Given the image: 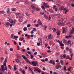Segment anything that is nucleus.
I'll return each instance as SVG.
<instances>
[{
    "label": "nucleus",
    "instance_id": "1",
    "mask_svg": "<svg viewBox=\"0 0 74 74\" xmlns=\"http://www.w3.org/2000/svg\"><path fill=\"white\" fill-rule=\"evenodd\" d=\"M22 57L26 60L27 61V62H28L30 64H32L33 65V66H37V64L38 63V62H37V61H33L31 63L27 59V58L24 55H22Z\"/></svg>",
    "mask_w": 74,
    "mask_h": 74
},
{
    "label": "nucleus",
    "instance_id": "2",
    "mask_svg": "<svg viewBox=\"0 0 74 74\" xmlns=\"http://www.w3.org/2000/svg\"><path fill=\"white\" fill-rule=\"evenodd\" d=\"M59 10L60 11H62V10H63V11H65V12H63V13L64 14H66V13L67 12H68L69 11V10L68 9H67L66 8H64V7L63 6H61L59 8Z\"/></svg>",
    "mask_w": 74,
    "mask_h": 74
},
{
    "label": "nucleus",
    "instance_id": "3",
    "mask_svg": "<svg viewBox=\"0 0 74 74\" xmlns=\"http://www.w3.org/2000/svg\"><path fill=\"white\" fill-rule=\"evenodd\" d=\"M64 20H65L64 21H63L62 22L61 21V20H59V22L58 23V25H62V24L66 23V19L65 18Z\"/></svg>",
    "mask_w": 74,
    "mask_h": 74
},
{
    "label": "nucleus",
    "instance_id": "4",
    "mask_svg": "<svg viewBox=\"0 0 74 74\" xmlns=\"http://www.w3.org/2000/svg\"><path fill=\"white\" fill-rule=\"evenodd\" d=\"M53 35H52L51 34H50L49 35L48 38L47 39L48 40H51V39H52V38H53Z\"/></svg>",
    "mask_w": 74,
    "mask_h": 74
},
{
    "label": "nucleus",
    "instance_id": "5",
    "mask_svg": "<svg viewBox=\"0 0 74 74\" xmlns=\"http://www.w3.org/2000/svg\"><path fill=\"white\" fill-rule=\"evenodd\" d=\"M53 10L55 11H58V7H56V5H54L53 6Z\"/></svg>",
    "mask_w": 74,
    "mask_h": 74
},
{
    "label": "nucleus",
    "instance_id": "6",
    "mask_svg": "<svg viewBox=\"0 0 74 74\" xmlns=\"http://www.w3.org/2000/svg\"><path fill=\"white\" fill-rule=\"evenodd\" d=\"M43 4L46 8H48L49 7V6L48 5H47V3H44Z\"/></svg>",
    "mask_w": 74,
    "mask_h": 74
},
{
    "label": "nucleus",
    "instance_id": "7",
    "mask_svg": "<svg viewBox=\"0 0 74 74\" xmlns=\"http://www.w3.org/2000/svg\"><path fill=\"white\" fill-rule=\"evenodd\" d=\"M10 25V23L9 22H6L5 24V26L6 27H8Z\"/></svg>",
    "mask_w": 74,
    "mask_h": 74
},
{
    "label": "nucleus",
    "instance_id": "8",
    "mask_svg": "<svg viewBox=\"0 0 74 74\" xmlns=\"http://www.w3.org/2000/svg\"><path fill=\"white\" fill-rule=\"evenodd\" d=\"M16 56H17V59H18V60H19V59H21V57L20 55L19 54H16Z\"/></svg>",
    "mask_w": 74,
    "mask_h": 74
},
{
    "label": "nucleus",
    "instance_id": "9",
    "mask_svg": "<svg viewBox=\"0 0 74 74\" xmlns=\"http://www.w3.org/2000/svg\"><path fill=\"white\" fill-rule=\"evenodd\" d=\"M58 16V17L59 18H62V16L61 15H58V14H55L54 15H53V16Z\"/></svg>",
    "mask_w": 74,
    "mask_h": 74
},
{
    "label": "nucleus",
    "instance_id": "10",
    "mask_svg": "<svg viewBox=\"0 0 74 74\" xmlns=\"http://www.w3.org/2000/svg\"><path fill=\"white\" fill-rule=\"evenodd\" d=\"M63 43L65 45H66V44H67V40H66L65 39H63Z\"/></svg>",
    "mask_w": 74,
    "mask_h": 74
},
{
    "label": "nucleus",
    "instance_id": "11",
    "mask_svg": "<svg viewBox=\"0 0 74 74\" xmlns=\"http://www.w3.org/2000/svg\"><path fill=\"white\" fill-rule=\"evenodd\" d=\"M1 71H5V69H4V66L2 65L1 66Z\"/></svg>",
    "mask_w": 74,
    "mask_h": 74
},
{
    "label": "nucleus",
    "instance_id": "12",
    "mask_svg": "<svg viewBox=\"0 0 74 74\" xmlns=\"http://www.w3.org/2000/svg\"><path fill=\"white\" fill-rule=\"evenodd\" d=\"M32 8L33 9V10H36V6L34 4L32 5H31Z\"/></svg>",
    "mask_w": 74,
    "mask_h": 74
},
{
    "label": "nucleus",
    "instance_id": "13",
    "mask_svg": "<svg viewBox=\"0 0 74 74\" xmlns=\"http://www.w3.org/2000/svg\"><path fill=\"white\" fill-rule=\"evenodd\" d=\"M57 36H60V30H58L57 32Z\"/></svg>",
    "mask_w": 74,
    "mask_h": 74
},
{
    "label": "nucleus",
    "instance_id": "14",
    "mask_svg": "<svg viewBox=\"0 0 74 74\" xmlns=\"http://www.w3.org/2000/svg\"><path fill=\"white\" fill-rule=\"evenodd\" d=\"M38 23H39V25H41V24H42V23L41 22L40 19H38Z\"/></svg>",
    "mask_w": 74,
    "mask_h": 74
},
{
    "label": "nucleus",
    "instance_id": "15",
    "mask_svg": "<svg viewBox=\"0 0 74 74\" xmlns=\"http://www.w3.org/2000/svg\"><path fill=\"white\" fill-rule=\"evenodd\" d=\"M16 65H14V71H16V70H17V68H16Z\"/></svg>",
    "mask_w": 74,
    "mask_h": 74
},
{
    "label": "nucleus",
    "instance_id": "16",
    "mask_svg": "<svg viewBox=\"0 0 74 74\" xmlns=\"http://www.w3.org/2000/svg\"><path fill=\"white\" fill-rule=\"evenodd\" d=\"M19 19V22H21L23 21V17H20Z\"/></svg>",
    "mask_w": 74,
    "mask_h": 74
},
{
    "label": "nucleus",
    "instance_id": "17",
    "mask_svg": "<svg viewBox=\"0 0 74 74\" xmlns=\"http://www.w3.org/2000/svg\"><path fill=\"white\" fill-rule=\"evenodd\" d=\"M73 29L71 30V34H74V28H72Z\"/></svg>",
    "mask_w": 74,
    "mask_h": 74
},
{
    "label": "nucleus",
    "instance_id": "18",
    "mask_svg": "<svg viewBox=\"0 0 74 74\" xmlns=\"http://www.w3.org/2000/svg\"><path fill=\"white\" fill-rule=\"evenodd\" d=\"M60 62L61 65L63 66L64 65V63H63V61L62 60H61L60 61Z\"/></svg>",
    "mask_w": 74,
    "mask_h": 74
},
{
    "label": "nucleus",
    "instance_id": "19",
    "mask_svg": "<svg viewBox=\"0 0 74 74\" xmlns=\"http://www.w3.org/2000/svg\"><path fill=\"white\" fill-rule=\"evenodd\" d=\"M18 38V36H16L15 35H14L13 36V39H15Z\"/></svg>",
    "mask_w": 74,
    "mask_h": 74
},
{
    "label": "nucleus",
    "instance_id": "20",
    "mask_svg": "<svg viewBox=\"0 0 74 74\" xmlns=\"http://www.w3.org/2000/svg\"><path fill=\"white\" fill-rule=\"evenodd\" d=\"M39 42L40 43H41L42 44V39L41 38H39L38 39Z\"/></svg>",
    "mask_w": 74,
    "mask_h": 74
},
{
    "label": "nucleus",
    "instance_id": "21",
    "mask_svg": "<svg viewBox=\"0 0 74 74\" xmlns=\"http://www.w3.org/2000/svg\"><path fill=\"white\" fill-rule=\"evenodd\" d=\"M9 21L10 23H12L14 22V21L12 19H10L9 20Z\"/></svg>",
    "mask_w": 74,
    "mask_h": 74
},
{
    "label": "nucleus",
    "instance_id": "22",
    "mask_svg": "<svg viewBox=\"0 0 74 74\" xmlns=\"http://www.w3.org/2000/svg\"><path fill=\"white\" fill-rule=\"evenodd\" d=\"M36 11H40V8L37 7L36 9Z\"/></svg>",
    "mask_w": 74,
    "mask_h": 74
},
{
    "label": "nucleus",
    "instance_id": "23",
    "mask_svg": "<svg viewBox=\"0 0 74 74\" xmlns=\"http://www.w3.org/2000/svg\"><path fill=\"white\" fill-rule=\"evenodd\" d=\"M60 46H61V47H63V46H64V44L62 43V42H61L60 43Z\"/></svg>",
    "mask_w": 74,
    "mask_h": 74
},
{
    "label": "nucleus",
    "instance_id": "24",
    "mask_svg": "<svg viewBox=\"0 0 74 74\" xmlns=\"http://www.w3.org/2000/svg\"><path fill=\"white\" fill-rule=\"evenodd\" d=\"M71 40H69L67 43L68 45H69L70 43H71Z\"/></svg>",
    "mask_w": 74,
    "mask_h": 74
},
{
    "label": "nucleus",
    "instance_id": "25",
    "mask_svg": "<svg viewBox=\"0 0 74 74\" xmlns=\"http://www.w3.org/2000/svg\"><path fill=\"white\" fill-rule=\"evenodd\" d=\"M44 17L45 18V19H48V16H47V15L46 14H45L44 15Z\"/></svg>",
    "mask_w": 74,
    "mask_h": 74
},
{
    "label": "nucleus",
    "instance_id": "26",
    "mask_svg": "<svg viewBox=\"0 0 74 74\" xmlns=\"http://www.w3.org/2000/svg\"><path fill=\"white\" fill-rule=\"evenodd\" d=\"M47 26L45 25L44 27V30L46 31L47 30Z\"/></svg>",
    "mask_w": 74,
    "mask_h": 74
},
{
    "label": "nucleus",
    "instance_id": "27",
    "mask_svg": "<svg viewBox=\"0 0 74 74\" xmlns=\"http://www.w3.org/2000/svg\"><path fill=\"white\" fill-rule=\"evenodd\" d=\"M41 8H42V9H43V10H45V8L44 7V5L41 6Z\"/></svg>",
    "mask_w": 74,
    "mask_h": 74
},
{
    "label": "nucleus",
    "instance_id": "28",
    "mask_svg": "<svg viewBox=\"0 0 74 74\" xmlns=\"http://www.w3.org/2000/svg\"><path fill=\"white\" fill-rule=\"evenodd\" d=\"M52 30H53V32H55L56 31V29L55 28H53L52 29Z\"/></svg>",
    "mask_w": 74,
    "mask_h": 74
},
{
    "label": "nucleus",
    "instance_id": "29",
    "mask_svg": "<svg viewBox=\"0 0 74 74\" xmlns=\"http://www.w3.org/2000/svg\"><path fill=\"white\" fill-rule=\"evenodd\" d=\"M15 60L16 62H17V63H19V62H20V61L18 60V59H16Z\"/></svg>",
    "mask_w": 74,
    "mask_h": 74
},
{
    "label": "nucleus",
    "instance_id": "30",
    "mask_svg": "<svg viewBox=\"0 0 74 74\" xmlns=\"http://www.w3.org/2000/svg\"><path fill=\"white\" fill-rule=\"evenodd\" d=\"M21 71H22V73L23 74H26L25 73V70H22Z\"/></svg>",
    "mask_w": 74,
    "mask_h": 74
},
{
    "label": "nucleus",
    "instance_id": "31",
    "mask_svg": "<svg viewBox=\"0 0 74 74\" xmlns=\"http://www.w3.org/2000/svg\"><path fill=\"white\" fill-rule=\"evenodd\" d=\"M47 53H51L52 51L49 50H48L47 51Z\"/></svg>",
    "mask_w": 74,
    "mask_h": 74
},
{
    "label": "nucleus",
    "instance_id": "32",
    "mask_svg": "<svg viewBox=\"0 0 74 74\" xmlns=\"http://www.w3.org/2000/svg\"><path fill=\"white\" fill-rule=\"evenodd\" d=\"M25 54L26 56H27L28 58H30V56H29V55L28 54L26 53H25Z\"/></svg>",
    "mask_w": 74,
    "mask_h": 74
},
{
    "label": "nucleus",
    "instance_id": "33",
    "mask_svg": "<svg viewBox=\"0 0 74 74\" xmlns=\"http://www.w3.org/2000/svg\"><path fill=\"white\" fill-rule=\"evenodd\" d=\"M48 11H49V12H53V10L51 9L49 10Z\"/></svg>",
    "mask_w": 74,
    "mask_h": 74
},
{
    "label": "nucleus",
    "instance_id": "34",
    "mask_svg": "<svg viewBox=\"0 0 74 74\" xmlns=\"http://www.w3.org/2000/svg\"><path fill=\"white\" fill-rule=\"evenodd\" d=\"M33 31L34 32H36V31H37V29L35 28H34L33 29Z\"/></svg>",
    "mask_w": 74,
    "mask_h": 74
},
{
    "label": "nucleus",
    "instance_id": "35",
    "mask_svg": "<svg viewBox=\"0 0 74 74\" xmlns=\"http://www.w3.org/2000/svg\"><path fill=\"white\" fill-rule=\"evenodd\" d=\"M27 21H25V22L23 23V24H24V25H27Z\"/></svg>",
    "mask_w": 74,
    "mask_h": 74
},
{
    "label": "nucleus",
    "instance_id": "36",
    "mask_svg": "<svg viewBox=\"0 0 74 74\" xmlns=\"http://www.w3.org/2000/svg\"><path fill=\"white\" fill-rule=\"evenodd\" d=\"M12 11H16V8H12Z\"/></svg>",
    "mask_w": 74,
    "mask_h": 74
},
{
    "label": "nucleus",
    "instance_id": "37",
    "mask_svg": "<svg viewBox=\"0 0 74 74\" xmlns=\"http://www.w3.org/2000/svg\"><path fill=\"white\" fill-rule=\"evenodd\" d=\"M69 51L70 52V53H72V52H73V50L72 49H70L69 50Z\"/></svg>",
    "mask_w": 74,
    "mask_h": 74
},
{
    "label": "nucleus",
    "instance_id": "38",
    "mask_svg": "<svg viewBox=\"0 0 74 74\" xmlns=\"http://www.w3.org/2000/svg\"><path fill=\"white\" fill-rule=\"evenodd\" d=\"M35 26L36 27H38L39 26V25L38 24H37L36 25V24H34Z\"/></svg>",
    "mask_w": 74,
    "mask_h": 74
},
{
    "label": "nucleus",
    "instance_id": "39",
    "mask_svg": "<svg viewBox=\"0 0 74 74\" xmlns=\"http://www.w3.org/2000/svg\"><path fill=\"white\" fill-rule=\"evenodd\" d=\"M24 31H26L27 30V27H24L23 28Z\"/></svg>",
    "mask_w": 74,
    "mask_h": 74
},
{
    "label": "nucleus",
    "instance_id": "40",
    "mask_svg": "<svg viewBox=\"0 0 74 74\" xmlns=\"http://www.w3.org/2000/svg\"><path fill=\"white\" fill-rule=\"evenodd\" d=\"M16 16H18V15H21V13H16Z\"/></svg>",
    "mask_w": 74,
    "mask_h": 74
},
{
    "label": "nucleus",
    "instance_id": "41",
    "mask_svg": "<svg viewBox=\"0 0 74 74\" xmlns=\"http://www.w3.org/2000/svg\"><path fill=\"white\" fill-rule=\"evenodd\" d=\"M4 59H5V58H1V61H2V62H3V61L4 60Z\"/></svg>",
    "mask_w": 74,
    "mask_h": 74
},
{
    "label": "nucleus",
    "instance_id": "42",
    "mask_svg": "<svg viewBox=\"0 0 74 74\" xmlns=\"http://www.w3.org/2000/svg\"><path fill=\"white\" fill-rule=\"evenodd\" d=\"M7 13H8V14H9V13H10V9H9V8L8 9V11H7Z\"/></svg>",
    "mask_w": 74,
    "mask_h": 74
},
{
    "label": "nucleus",
    "instance_id": "43",
    "mask_svg": "<svg viewBox=\"0 0 74 74\" xmlns=\"http://www.w3.org/2000/svg\"><path fill=\"white\" fill-rule=\"evenodd\" d=\"M45 14V12H40V14L41 15H44Z\"/></svg>",
    "mask_w": 74,
    "mask_h": 74
},
{
    "label": "nucleus",
    "instance_id": "44",
    "mask_svg": "<svg viewBox=\"0 0 74 74\" xmlns=\"http://www.w3.org/2000/svg\"><path fill=\"white\" fill-rule=\"evenodd\" d=\"M7 59H5V60L4 62L3 63H7Z\"/></svg>",
    "mask_w": 74,
    "mask_h": 74
},
{
    "label": "nucleus",
    "instance_id": "45",
    "mask_svg": "<svg viewBox=\"0 0 74 74\" xmlns=\"http://www.w3.org/2000/svg\"><path fill=\"white\" fill-rule=\"evenodd\" d=\"M13 36H14L13 34H11L10 36L11 38H14V37H13Z\"/></svg>",
    "mask_w": 74,
    "mask_h": 74
},
{
    "label": "nucleus",
    "instance_id": "46",
    "mask_svg": "<svg viewBox=\"0 0 74 74\" xmlns=\"http://www.w3.org/2000/svg\"><path fill=\"white\" fill-rule=\"evenodd\" d=\"M27 27H30L31 26V25L30 24L27 25Z\"/></svg>",
    "mask_w": 74,
    "mask_h": 74
},
{
    "label": "nucleus",
    "instance_id": "47",
    "mask_svg": "<svg viewBox=\"0 0 74 74\" xmlns=\"http://www.w3.org/2000/svg\"><path fill=\"white\" fill-rule=\"evenodd\" d=\"M63 33H66V30L64 29H63V30L62 31Z\"/></svg>",
    "mask_w": 74,
    "mask_h": 74
},
{
    "label": "nucleus",
    "instance_id": "48",
    "mask_svg": "<svg viewBox=\"0 0 74 74\" xmlns=\"http://www.w3.org/2000/svg\"><path fill=\"white\" fill-rule=\"evenodd\" d=\"M74 55V54L73 53H72L71 54V58H73V56Z\"/></svg>",
    "mask_w": 74,
    "mask_h": 74
},
{
    "label": "nucleus",
    "instance_id": "49",
    "mask_svg": "<svg viewBox=\"0 0 74 74\" xmlns=\"http://www.w3.org/2000/svg\"><path fill=\"white\" fill-rule=\"evenodd\" d=\"M66 51H69V48L68 47H66Z\"/></svg>",
    "mask_w": 74,
    "mask_h": 74
},
{
    "label": "nucleus",
    "instance_id": "50",
    "mask_svg": "<svg viewBox=\"0 0 74 74\" xmlns=\"http://www.w3.org/2000/svg\"><path fill=\"white\" fill-rule=\"evenodd\" d=\"M30 33L31 34H33V33H34V31H33V30L31 31L30 32Z\"/></svg>",
    "mask_w": 74,
    "mask_h": 74
},
{
    "label": "nucleus",
    "instance_id": "51",
    "mask_svg": "<svg viewBox=\"0 0 74 74\" xmlns=\"http://www.w3.org/2000/svg\"><path fill=\"white\" fill-rule=\"evenodd\" d=\"M25 14L27 16H30V14H29L27 13H26Z\"/></svg>",
    "mask_w": 74,
    "mask_h": 74
},
{
    "label": "nucleus",
    "instance_id": "52",
    "mask_svg": "<svg viewBox=\"0 0 74 74\" xmlns=\"http://www.w3.org/2000/svg\"><path fill=\"white\" fill-rule=\"evenodd\" d=\"M1 13H2V14H4V11H0V14H1Z\"/></svg>",
    "mask_w": 74,
    "mask_h": 74
},
{
    "label": "nucleus",
    "instance_id": "53",
    "mask_svg": "<svg viewBox=\"0 0 74 74\" xmlns=\"http://www.w3.org/2000/svg\"><path fill=\"white\" fill-rule=\"evenodd\" d=\"M37 52H35V53H34V55L36 56L37 55Z\"/></svg>",
    "mask_w": 74,
    "mask_h": 74
},
{
    "label": "nucleus",
    "instance_id": "54",
    "mask_svg": "<svg viewBox=\"0 0 74 74\" xmlns=\"http://www.w3.org/2000/svg\"><path fill=\"white\" fill-rule=\"evenodd\" d=\"M3 66H5V67H6L5 66L6 65V63H5L4 62H3Z\"/></svg>",
    "mask_w": 74,
    "mask_h": 74
},
{
    "label": "nucleus",
    "instance_id": "55",
    "mask_svg": "<svg viewBox=\"0 0 74 74\" xmlns=\"http://www.w3.org/2000/svg\"><path fill=\"white\" fill-rule=\"evenodd\" d=\"M4 68L5 70H6V71H7V66H5Z\"/></svg>",
    "mask_w": 74,
    "mask_h": 74
},
{
    "label": "nucleus",
    "instance_id": "56",
    "mask_svg": "<svg viewBox=\"0 0 74 74\" xmlns=\"http://www.w3.org/2000/svg\"><path fill=\"white\" fill-rule=\"evenodd\" d=\"M63 56L64 58H66V55L64 54L63 55Z\"/></svg>",
    "mask_w": 74,
    "mask_h": 74
},
{
    "label": "nucleus",
    "instance_id": "57",
    "mask_svg": "<svg viewBox=\"0 0 74 74\" xmlns=\"http://www.w3.org/2000/svg\"><path fill=\"white\" fill-rule=\"evenodd\" d=\"M33 58H34V56L32 55H31V59H33Z\"/></svg>",
    "mask_w": 74,
    "mask_h": 74
},
{
    "label": "nucleus",
    "instance_id": "58",
    "mask_svg": "<svg viewBox=\"0 0 74 74\" xmlns=\"http://www.w3.org/2000/svg\"><path fill=\"white\" fill-rule=\"evenodd\" d=\"M40 43H38L37 44V45H38V46H40Z\"/></svg>",
    "mask_w": 74,
    "mask_h": 74
},
{
    "label": "nucleus",
    "instance_id": "59",
    "mask_svg": "<svg viewBox=\"0 0 74 74\" xmlns=\"http://www.w3.org/2000/svg\"><path fill=\"white\" fill-rule=\"evenodd\" d=\"M65 37H66V38H67V39H68V38H69V36H66Z\"/></svg>",
    "mask_w": 74,
    "mask_h": 74
},
{
    "label": "nucleus",
    "instance_id": "60",
    "mask_svg": "<svg viewBox=\"0 0 74 74\" xmlns=\"http://www.w3.org/2000/svg\"><path fill=\"white\" fill-rule=\"evenodd\" d=\"M10 51H13V49L12 48H11L10 49Z\"/></svg>",
    "mask_w": 74,
    "mask_h": 74
},
{
    "label": "nucleus",
    "instance_id": "61",
    "mask_svg": "<svg viewBox=\"0 0 74 74\" xmlns=\"http://www.w3.org/2000/svg\"><path fill=\"white\" fill-rule=\"evenodd\" d=\"M52 60H50V61L49 62L51 63V64H52Z\"/></svg>",
    "mask_w": 74,
    "mask_h": 74
},
{
    "label": "nucleus",
    "instance_id": "62",
    "mask_svg": "<svg viewBox=\"0 0 74 74\" xmlns=\"http://www.w3.org/2000/svg\"><path fill=\"white\" fill-rule=\"evenodd\" d=\"M50 74H52V73H53V72L52 71H50Z\"/></svg>",
    "mask_w": 74,
    "mask_h": 74
},
{
    "label": "nucleus",
    "instance_id": "63",
    "mask_svg": "<svg viewBox=\"0 0 74 74\" xmlns=\"http://www.w3.org/2000/svg\"><path fill=\"white\" fill-rule=\"evenodd\" d=\"M47 74V73L46 72H42V74Z\"/></svg>",
    "mask_w": 74,
    "mask_h": 74
},
{
    "label": "nucleus",
    "instance_id": "64",
    "mask_svg": "<svg viewBox=\"0 0 74 74\" xmlns=\"http://www.w3.org/2000/svg\"><path fill=\"white\" fill-rule=\"evenodd\" d=\"M52 64L53 65H55V61H54L53 62Z\"/></svg>",
    "mask_w": 74,
    "mask_h": 74
}]
</instances>
